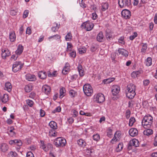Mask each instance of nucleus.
Wrapping results in <instances>:
<instances>
[{"instance_id": "nucleus-1", "label": "nucleus", "mask_w": 157, "mask_h": 157, "mask_svg": "<svg viewBox=\"0 0 157 157\" xmlns=\"http://www.w3.org/2000/svg\"><path fill=\"white\" fill-rule=\"evenodd\" d=\"M153 122V117L150 115H147L144 116L142 121V125L145 128L151 127Z\"/></svg>"}, {"instance_id": "nucleus-2", "label": "nucleus", "mask_w": 157, "mask_h": 157, "mask_svg": "<svg viewBox=\"0 0 157 157\" xmlns=\"http://www.w3.org/2000/svg\"><path fill=\"white\" fill-rule=\"evenodd\" d=\"M66 144V140L62 137H58L54 141V144L58 147H63L65 146Z\"/></svg>"}, {"instance_id": "nucleus-3", "label": "nucleus", "mask_w": 157, "mask_h": 157, "mask_svg": "<svg viewBox=\"0 0 157 157\" xmlns=\"http://www.w3.org/2000/svg\"><path fill=\"white\" fill-rule=\"evenodd\" d=\"M84 94L88 96L92 95L93 93V90L91 86L89 84H86L83 87Z\"/></svg>"}, {"instance_id": "nucleus-4", "label": "nucleus", "mask_w": 157, "mask_h": 157, "mask_svg": "<svg viewBox=\"0 0 157 157\" xmlns=\"http://www.w3.org/2000/svg\"><path fill=\"white\" fill-rule=\"evenodd\" d=\"M81 26L82 28L85 29L86 31H90L92 29L94 25L89 21H87L83 22Z\"/></svg>"}, {"instance_id": "nucleus-5", "label": "nucleus", "mask_w": 157, "mask_h": 157, "mask_svg": "<svg viewBox=\"0 0 157 157\" xmlns=\"http://www.w3.org/2000/svg\"><path fill=\"white\" fill-rule=\"evenodd\" d=\"M23 64L20 61H16L13 64L12 71L14 72H16L21 70L23 67Z\"/></svg>"}, {"instance_id": "nucleus-6", "label": "nucleus", "mask_w": 157, "mask_h": 157, "mask_svg": "<svg viewBox=\"0 0 157 157\" xmlns=\"http://www.w3.org/2000/svg\"><path fill=\"white\" fill-rule=\"evenodd\" d=\"M118 3L121 8L129 6L131 4V0H118Z\"/></svg>"}, {"instance_id": "nucleus-7", "label": "nucleus", "mask_w": 157, "mask_h": 157, "mask_svg": "<svg viewBox=\"0 0 157 157\" xmlns=\"http://www.w3.org/2000/svg\"><path fill=\"white\" fill-rule=\"evenodd\" d=\"M95 101L101 103L104 101L105 97L104 95L101 93H99L94 96Z\"/></svg>"}, {"instance_id": "nucleus-8", "label": "nucleus", "mask_w": 157, "mask_h": 157, "mask_svg": "<svg viewBox=\"0 0 157 157\" xmlns=\"http://www.w3.org/2000/svg\"><path fill=\"white\" fill-rule=\"evenodd\" d=\"M121 15L122 17L125 19H129L131 16V12L125 9L123 10L121 12Z\"/></svg>"}, {"instance_id": "nucleus-9", "label": "nucleus", "mask_w": 157, "mask_h": 157, "mask_svg": "<svg viewBox=\"0 0 157 157\" xmlns=\"http://www.w3.org/2000/svg\"><path fill=\"white\" fill-rule=\"evenodd\" d=\"M111 90L113 94L116 96L119 93L120 88L117 85H113L111 87Z\"/></svg>"}, {"instance_id": "nucleus-10", "label": "nucleus", "mask_w": 157, "mask_h": 157, "mask_svg": "<svg viewBox=\"0 0 157 157\" xmlns=\"http://www.w3.org/2000/svg\"><path fill=\"white\" fill-rule=\"evenodd\" d=\"M127 91H126V93H131L132 92V91H135V85L132 84H130L128 85L127 86Z\"/></svg>"}, {"instance_id": "nucleus-11", "label": "nucleus", "mask_w": 157, "mask_h": 157, "mask_svg": "<svg viewBox=\"0 0 157 157\" xmlns=\"http://www.w3.org/2000/svg\"><path fill=\"white\" fill-rule=\"evenodd\" d=\"M25 78L26 80L30 81H33L36 80V77L34 75L29 73L26 74Z\"/></svg>"}, {"instance_id": "nucleus-12", "label": "nucleus", "mask_w": 157, "mask_h": 157, "mask_svg": "<svg viewBox=\"0 0 157 157\" xmlns=\"http://www.w3.org/2000/svg\"><path fill=\"white\" fill-rule=\"evenodd\" d=\"M105 33V37L108 40H109L112 38L113 33L108 29H106Z\"/></svg>"}, {"instance_id": "nucleus-13", "label": "nucleus", "mask_w": 157, "mask_h": 157, "mask_svg": "<svg viewBox=\"0 0 157 157\" xmlns=\"http://www.w3.org/2000/svg\"><path fill=\"white\" fill-rule=\"evenodd\" d=\"M118 51L119 54H121L125 57H127L128 56V51L124 49L119 48Z\"/></svg>"}, {"instance_id": "nucleus-14", "label": "nucleus", "mask_w": 157, "mask_h": 157, "mask_svg": "<svg viewBox=\"0 0 157 157\" xmlns=\"http://www.w3.org/2000/svg\"><path fill=\"white\" fill-rule=\"evenodd\" d=\"M129 133L130 136L134 137L137 135L138 131L136 128H132L129 130Z\"/></svg>"}, {"instance_id": "nucleus-15", "label": "nucleus", "mask_w": 157, "mask_h": 157, "mask_svg": "<svg viewBox=\"0 0 157 157\" xmlns=\"http://www.w3.org/2000/svg\"><path fill=\"white\" fill-rule=\"evenodd\" d=\"M42 90L43 92L47 94H49L51 90L50 87L47 85L43 86L42 87Z\"/></svg>"}, {"instance_id": "nucleus-16", "label": "nucleus", "mask_w": 157, "mask_h": 157, "mask_svg": "<svg viewBox=\"0 0 157 157\" xmlns=\"http://www.w3.org/2000/svg\"><path fill=\"white\" fill-rule=\"evenodd\" d=\"M77 68L79 75L81 77L83 76L84 75V72L82 66L81 64H79L77 67Z\"/></svg>"}, {"instance_id": "nucleus-17", "label": "nucleus", "mask_w": 157, "mask_h": 157, "mask_svg": "<svg viewBox=\"0 0 157 157\" xmlns=\"http://www.w3.org/2000/svg\"><path fill=\"white\" fill-rule=\"evenodd\" d=\"M38 75L39 77L41 79H44L47 76V74L44 71H40L38 73Z\"/></svg>"}, {"instance_id": "nucleus-18", "label": "nucleus", "mask_w": 157, "mask_h": 157, "mask_svg": "<svg viewBox=\"0 0 157 157\" xmlns=\"http://www.w3.org/2000/svg\"><path fill=\"white\" fill-rule=\"evenodd\" d=\"M12 88V86L11 83L9 82H6L5 84L4 89L7 90L9 92L11 91Z\"/></svg>"}, {"instance_id": "nucleus-19", "label": "nucleus", "mask_w": 157, "mask_h": 157, "mask_svg": "<svg viewBox=\"0 0 157 157\" xmlns=\"http://www.w3.org/2000/svg\"><path fill=\"white\" fill-rule=\"evenodd\" d=\"M23 47L22 45H19L17 49L15 52L16 54L17 55H20L23 52Z\"/></svg>"}, {"instance_id": "nucleus-20", "label": "nucleus", "mask_w": 157, "mask_h": 157, "mask_svg": "<svg viewBox=\"0 0 157 157\" xmlns=\"http://www.w3.org/2000/svg\"><path fill=\"white\" fill-rule=\"evenodd\" d=\"M126 96L128 99H132L134 97L136 94L135 91H132V92L126 93Z\"/></svg>"}, {"instance_id": "nucleus-21", "label": "nucleus", "mask_w": 157, "mask_h": 157, "mask_svg": "<svg viewBox=\"0 0 157 157\" xmlns=\"http://www.w3.org/2000/svg\"><path fill=\"white\" fill-rule=\"evenodd\" d=\"M0 148L2 152H5L8 150L9 147L7 144L3 143L1 144Z\"/></svg>"}, {"instance_id": "nucleus-22", "label": "nucleus", "mask_w": 157, "mask_h": 157, "mask_svg": "<svg viewBox=\"0 0 157 157\" xmlns=\"http://www.w3.org/2000/svg\"><path fill=\"white\" fill-rule=\"evenodd\" d=\"M130 145H132V146H134L135 147H137L139 146V141L136 139H133L131 140L129 142Z\"/></svg>"}, {"instance_id": "nucleus-23", "label": "nucleus", "mask_w": 157, "mask_h": 157, "mask_svg": "<svg viewBox=\"0 0 157 157\" xmlns=\"http://www.w3.org/2000/svg\"><path fill=\"white\" fill-rule=\"evenodd\" d=\"M103 36L102 32H100L97 37V40L100 42H102L103 40Z\"/></svg>"}, {"instance_id": "nucleus-24", "label": "nucleus", "mask_w": 157, "mask_h": 157, "mask_svg": "<svg viewBox=\"0 0 157 157\" xmlns=\"http://www.w3.org/2000/svg\"><path fill=\"white\" fill-rule=\"evenodd\" d=\"M9 37L10 41L14 42L15 40L16 35L14 32H11L10 33Z\"/></svg>"}, {"instance_id": "nucleus-25", "label": "nucleus", "mask_w": 157, "mask_h": 157, "mask_svg": "<svg viewBox=\"0 0 157 157\" xmlns=\"http://www.w3.org/2000/svg\"><path fill=\"white\" fill-rule=\"evenodd\" d=\"M53 25L54 26L51 29L52 31L56 32L58 31V30L60 27V25L56 23H54Z\"/></svg>"}, {"instance_id": "nucleus-26", "label": "nucleus", "mask_w": 157, "mask_h": 157, "mask_svg": "<svg viewBox=\"0 0 157 157\" xmlns=\"http://www.w3.org/2000/svg\"><path fill=\"white\" fill-rule=\"evenodd\" d=\"M78 144L81 147H84L86 146V144L84 140L82 139H80L77 141Z\"/></svg>"}, {"instance_id": "nucleus-27", "label": "nucleus", "mask_w": 157, "mask_h": 157, "mask_svg": "<svg viewBox=\"0 0 157 157\" xmlns=\"http://www.w3.org/2000/svg\"><path fill=\"white\" fill-rule=\"evenodd\" d=\"M50 127L53 129H57V126L56 123L54 121H51L49 124Z\"/></svg>"}, {"instance_id": "nucleus-28", "label": "nucleus", "mask_w": 157, "mask_h": 157, "mask_svg": "<svg viewBox=\"0 0 157 157\" xmlns=\"http://www.w3.org/2000/svg\"><path fill=\"white\" fill-rule=\"evenodd\" d=\"M153 130L151 129H147L144 131V134L147 136H149L153 134Z\"/></svg>"}, {"instance_id": "nucleus-29", "label": "nucleus", "mask_w": 157, "mask_h": 157, "mask_svg": "<svg viewBox=\"0 0 157 157\" xmlns=\"http://www.w3.org/2000/svg\"><path fill=\"white\" fill-rule=\"evenodd\" d=\"M143 44L142 48L141 49V52L142 54L144 55L146 52V50L147 48V44L146 43H142Z\"/></svg>"}, {"instance_id": "nucleus-30", "label": "nucleus", "mask_w": 157, "mask_h": 157, "mask_svg": "<svg viewBox=\"0 0 157 157\" xmlns=\"http://www.w3.org/2000/svg\"><path fill=\"white\" fill-rule=\"evenodd\" d=\"M114 79L115 78H113L105 79L103 80L102 82L104 84H108L113 82Z\"/></svg>"}, {"instance_id": "nucleus-31", "label": "nucleus", "mask_w": 157, "mask_h": 157, "mask_svg": "<svg viewBox=\"0 0 157 157\" xmlns=\"http://www.w3.org/2000/svg\"><path fill=\"white\" fill-rule=\"evenodd\" d=\"M8 95L6 94H4L1 98L2 102L4 103H6L7 101H8Z\"/></svg>"}, {"instance_id": "nucleus-32", "label": "nucleus", "mask_w": 157, "mask_h": 157, "mask_svg": "<svg viewBox=\"0 0 157 157\" xmlns=\"http://www.w3.org/2000/svg\"><path fill=\"white\" fill-rule=\"evenodd\" d=\"M66 92V90L65 88L62 87L61 88L60 90V95L59 96V98H63V97L64 96V94H65V93Z\"/></svg>"}, {"instance_id": "nucleus-33", "label": "nucleus", "mask_w": 157, "mask_h": 157, "mask_svg": "<svg viewBox=\"0 0 157 157\" xmlns=\"http://www.w3.org/2000/svg\"><path fill=\"white\" fill-rule=\"evenodd\" d=\"M13 144H15L18 146H20L22 144L21 141L19 140H13Z\"/></svg>"}, {"instance_id": "nucleus-34", "label": "nucleus", "mask_w": 157, "mask_h": 157, "mask_svg": "<svg viewBox=\"0 0 157 157\" xmlns=\"http://www.w3.org/2000/svg\"><path fill=\"white\" fill-rule=\"evenodd\" d=\"M32 88L33 87L31 85H28L25 86V90L26 92H29L32 90Z\"/></svg>"}, {"instance_id": "nucleus-35", "label": "nucleus", "mask_w": 157, "mask_h": 157, "mask_svg": "<svg viewBox=\"0 0 157 157\" xmlns=\"http://www.w3.org/2000/svg\"><path fill=\"white\" fill-rule=\"evenodd\" d=\"M98 48V45L94 44H93L90 48V50L92 52L95 51Z\"/></svg>"}, {"instance_id": "nucleus-36", "label": "nucleus", "mask_w": 157, "mask_h": 157, "mask_svg": "<svg viewBox=\"0 0 157 157\" xmlns=\"http://www.w3.org/2000/svg\"><path fill=\"white\" fill-rule=\"evenodd\" d=\"M109 7V4L107 3H105L102 4L101 10L102 11H105Z\"/></svg>"}, {"instance_id": "nucleus-37", "label": "nucleus", "mask_w": 157, "mask_h": 157, "mask_svg": "<svg viewBox=\"0 0 157 157\" xmlns=\"http://www.w3.org/2000/svg\"><path fill=\"white\" fill-rule=\"evenodd\" d=\"M152 59L150 57H148L146 61V65L147 66H151L152 64Z\"/></svg>"}, {"instance_id": "nucleus-38", "label": "nucleus", "mask_w": 157, "mask_h": 157, "mask_svg": "<svg viewBox=\"0 0 157 157\" xmlns=\"http://www.w3.org/2000/svg\"><path fill=\"white\" fill-rule=\"evenodd\" d=\"M8 155L9 157H17L18 155L15 151H11L8 153Z\"/></svg>"}, {"instance_id": "nucleus-39", "label": "nucleus", "mask_w": 157, "mask_h": 157, "mask_svg": "<svg viewBox=\"0 0 157 157\" xmlns=\"http://www.w3.org/2000/svg\"><path fill=\"white\" fill-rule=\"evenodd\" d=\"M40 142L41 144V147H42V148L45 151H48V147H47V146H46L44 144V141H40Z\"/></svg>"}, {"instance_id": "nucleus-40", "label": "nucleus", "mask_w": 157, "mask_h": 157, "mask_svg": "<svg viewBox=\"0 0 157 157\" xmlns=\"http://www.w3.org/2000/svg\"><path fill=\"white\" fill-rule=\"evenodd\" d=\"M136 120L134 117H132L129 119V125L130 126H132L133 125L134 123L135 122Z\"/></svg>"}, {"instance_id": "nucleus-41", "label": "nucleus", "mask_w": 157, "mask_h": 157, "mask_svg": "<svg viewBox=\"0 0 157 157\" xmlns=\"http://www.w3.org/2000/svg\"><path fill=\"white\" fill-rule=\"evenodd\" d=\"M72 38V36L71 33H68L65 36V39L66 41H70Z\"/></svg>"}, {"instance_id": "nucleus-42", "label": "nucleus", "mask_w": 157, "mask_h": 157, "mask_svg": "<svg viewBox=\"0 0 157 157\" xmlns=\"http://www.w3.org/2000/svg\"><path fill=\"white\" fill-rule=\"evenodd\" d=\"M93 138L94 140L98 141H99L100 139V136L98 134H96L94 135L93 136Z\"/></svg>"}, {"instance_id": "nucleus-43", "label": "nucleus", "mask_w": 157, "mask_h": 157, "mask_svg": "<svg viewBox=\"0 0 157 157\" xmlns=\"http://www.w3.org/2000/svg\"><path fill=\"white\" fill-rule=\"evenodd\" d=\"M123 144L122 143H120L118 145L117 148V151H121L123 149Z\"/></svg>"}, {"instance_id": "nucleus-44", "label": "nucleus", "mask_w": 157, "mask_h": 157, "mask_svg": "<svg viewBox=\"0 0 157 157\" xmlns=\"http://www.w3.org/2000/svg\"><path fill=\"white\" fill-rule=\"evenodd\" d=\"M67 47L66 51L67 52L71 51V49L73 47L72 44L71 43H67Z\"/></svg>"}, {"instance_id": "nucleus-45", "label": "nucleus", "mask_w": 157, "mask_h": 157, "mask_svg": "<svg viewBox=\"0 0 157 157\" xmlns=\"http://www.w3.org/2000/svg\"><path fill=\"white\" fill-rule=\"evenodd\" d=\"M107 135L109 137H111L112 135V130L110 128H108L107 131Z\"/></svg>"}, {"instance_id": "nucleus-46", "label": "nucleus", "mask_w": 157, "mask_h": 157, "mask_svg": "<svg viewBox=\"0 0 157 157\" xmlns=\"http://www.w3.org/2000/svg\"><path fill=\"white\" fill-rule=\"evenodd\" d=\"M26 103L30 107L33 106L34 103L33 101L29 99L26 100Z\"/></svg>"}, {"instance_id": "nucleus-47", "label": "nucleus", "mask_w": 157, "mask_h": 157, "mask_svg": "<svg viewBox=\"0 0 157 157\" xmlns=\"http://www.w3.org/2000/svg\"><path fill=\"white\" fill-rule=\"evenodd\" d=\"M69 94L70 96L71 97H74L75 96V95L76 92L73 90H71L69 91Z\"/></svg>"}, {"instance_id": "nucleus-48", "label": "nucleus", "mask_w": 157, "mask_h": 157, "mask_svg": "<svg viewBox=\"0 0 157 157\" xmlns=\"http://www.w3.org/2000/svg\"><path fill=\"white\" fill-rule=\"evenodd\" d=\"M49 134L51 136L55 137L57 136V132L54 130L50 131Z\"/></svg>"}, {"instance_id": "nucleus-49", "label": "nucleus", "mask_w": 157, "mask_h": 157, "mask_svg": "<svg viewBox=\"0 0 157 157\" xmlns=\"http://www.w3.org/2000/svg\"><path fill=\"white\" fill-rule=\"evenodd\" d=\"M137 36V33L135 32H134L132 35L131 36L129 37V39L131 40H133Z\"/></svg>"}, {"instance_id": "nucleus-50", "label": "nucleus", "mask_w": 157, "mask_h": 157, "mask_svg": "<svg viewBox=\"0 0 157 157\" xmlns=\"http://www.w3.org/2000/svg\"><path fill=\"white\" fill-rule=\"evenodd\" d=\"M2 52H5L7 57L9 56L10 55V52L8 49H2Z\"/></svg>"}, {"instance_id": "nucleus-51", "label": "nucleus", "mask_w": 157, "mask_h": 157, "mask_svg": "<svg viewBox=\"0 0 157 157\" xmlns=\"http://www.w3.org/2000/svg\"><path fill=\"white\" fill-rule=\"evenodd\" d=\"M70 56L75 58L76 56V53L75 51L73 50L72 52L70 53Z\"/></svg>"}, {"instance_id": "nucleus-52", "label": "nucleus", "mask_w": 157, "mask_h": 157, "mask_svg": "<svg viewBox=\"0 0 157 157\" xmlns=\"http://www.w3.org/2000/svg\"><path fill=\"white\" fill-rule=\"evenodd\" d=\"M78 50L80 54L85 53L86 51V49L83 48H79Z\"/></svg>"}, {"instance_id": "nucleus-53", "label": "nucleus", "mask_w": 157, "mask_h": 157, "mask_svg": "<svg viewBox=\"0 0 157 157\" xmlns=\"http://www.w3.org/2000/svg\"><path fill=\"white\" fill-rule=\"evenodd\" d=\"M80 0H79V2L81 6L83 8H86V5L84 3V2H83V0H81V1H80Z\"/></svg>"}, {"instance_id": "nucleus-54", "label": "nucleus", "mask_w": 157, "mask_h": 157, "mask_svg": "<svg viewBox=\"0 0 157 157\" xmlns=\"http://www.w3.org/2000/svg\"><path fill=\"white\" fill-rule=\"evenodd\" d=\"M29 13V11L28 10H25L23 14V17L26 18L28 16Z\"/></svg>"}, {"instance_id": "nucleus-55", "label": "nucleus", "mask_w": 157, "mask_h": 157, "mask_svg": "<svg viewBox=\"0 0 157 157\" xmlns=\"http://www.w3.org/2000/svg\"><path fill=\"white\" fill-rule=\"evenodd\" d=\"M69 68H67L66 67H63L62 71V73L63 75H66L67 74L68 72V70Z\"/></svg>"}, {"instance_id": "nucleus-56", "label": "nucleus", "mask_w": 157, "mask_h": 157, "mask_svg": "<svg viewBox=\"0 0 157 157\" xmlns=\"http://www.w3.org/2000/svg\"><path fill=\"white\" fill-rule=\"evenodd\" d=\"M124 36H121L120 38L118 39V42L121 44H124Z\"/></svg>"}, {"instance_id": "nucleus-57", "label": "nucleus", "mask_w": 157, "mask_h": 157, "mask_svg": "<svg viewBox=\"0 0 157 157\" xmlns=\"http://www.w3.org/2000/svg\"><path fill=\"white\" fill-rule=\"evenodd\" d=\"M27 157H34V155L31 151H29L26 154Z\"/></svg>"}, {"instance_id": "nucleus-58", "label": "nucleus", "mask_w": 157, "mask_h": 157, "mask_svg": "<svg viewBox=\"0 0 157 157\" xmlns=\"http://www.w3.org/2000/svg\"><path fill=\"white\" fill-rule=\"evenodd\" d=\"M116 57V54L115 52H113L111 54V57L112 60H114Z\"/></svg>"}, {"instance_id": "nucleus-59", "label": "nucleus", "mask_w": 157, "mask_h": 157, "mask_svg": "<svg viewBox=\"0 0 157 157\" xmlns=\"http://www.w3.org/2000/svg\"><path fill=\"white\" fill-rule=\"evenodd\" d=\"M117 132H116L113 138L110 141V142L113 144V141H117V139H116V137L115 136V135H116L117 134Z\"/></svg>"}, {"instance_id": "nucleus-60", "label": "nucleus", "mask_w": 157, "mask_h": 157, "mask_svg": "<svg viewBox=\"0 0 157 157\" xmlns=\"http://www.w3.org/2000/svg\"><path fill=\"white\" fill-rule=\"evenodd\" d=\"M54 37H56L58 39H60V36L59 35L56 34V35H54L50 36L49 37H48V39H50L51 38H54Z\"/></svg>"}, {"instance_id": "nucleus-61", "label": "nucleus", "mask_w": 157, "mask_h": 157, "mask_svg": "<svg viewBox=\"0 0 157 157\" xmlns=\"http://www.w3.org/2000/svg\"><path fill=\"white\" fill-rule=\"evenodd\" d=\"M40 116L41 117H44L45 115V111L42 109H40Z\"/></svg>"}, {"instance_id": "nucleus-62", "label": "nucleus", "mask_w": 157, "mask_h": 157, "mask_svg": "<svg viewBox=\"0 0 157 157\" xmlns=\"http://www.w3.org/2000/svg\"><path fill=\"white\" fill-rule=\"evenodd\" d=\"M138 73V71H134L132 73L131 76L133 78H135L136 77H137L136 75V73Z\"/></svg>"}, {"instance_id": "nucleus-63", "label": "nucleus", "mask_w": 157, "mask_h": 157, "mask_svg": "<svg viewBox=\"0 0 157 157\" xmlns=\"http://www.w3.org/2000/svg\"><path fill=\"white\" fill-rule=\"evenodd\" d=\"M26 33V34H28L29 35L31 33V29L29 27H28L27 29Z\"/></svg>"}, {"instance_id": "nucleus-64", "label": "nucleus", "mask_w": 157, "mask_h": 157, "mask_svg": "<svg viewBox=\"0 0 157 157\" xmlns=\"http://www.w3.org/2000/svg\"><path fill=\"white\" fill-rule=\"evenodd\" d=\"M92 19L93 20H95L98 17L97 15L95 13H93L92 14Z\"/></svg>"}]
</instances>
